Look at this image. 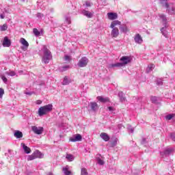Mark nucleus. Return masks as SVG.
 Masks as SVG:
<instances>
[{
  "label": "nucleus",
  "mask_w": 175,
  "mask_h": 175,
  "mask_svg": "<svg viewBox=\"0 0 175 175\" xmlns=\"http://www.w3.org/2000/svg\"><path fill=\"white\" fill-rule=\"evenodd\" d=\"M165 8H167V12L168 14H171V15L175 14V13H174L175 9H174V6L173 5V3H170L169 7Z\"/></svg>",
  "instance_id": "9d476101"
},
{
  "label": "nucleus",
  "mask_w": 175,
  "mask_h": 175,
  "mask_svg": "<svg viewBox=\"0 0 175 175\" xmlns=\"http://www.w3.org/2000/svg\"><path fill=\"white\" fill-rule=\"evenodd\" d=\"M154 64H150L148 68H146V73H150L152 72V69H154Z\"/></svg>",
  "instance_id": "c756f323"
},
{
  "label": "nucleus",
  "mask_w": 175,
  "mask_h": 175,
  "mask_svg": "<svg viewBox=\"0 0 175 175\" xmlns=\"http://www.w3.org/2000/svg\"><path fill=\"white\" fill-rule=\"evenodd\" d=\"M134 40L135 43H137V44H142V43H143V38H142V36H140V34H137Z\"/></svg>",
  "instance_id": "4468645a"
},
{
  "label": "nucleus",
  "mask_w": 175,
  "mask_h": 175,
  "mask_svg": "<svg viewBox=\"0 0 175 175\" xmlns=\"http://www.w3.org/2000/svg\"><path fill=\"white\" fill-rule=\"evenodd\" d=\"M150 100L152 103H157V102H158V98L157 96H152Z\"/></svg>",
  "instance_id": "f704fd0d"
},
{
  "label": "nucleus",
  "mask_w": 175,
  "mask_h": 175,
  "mask_svg": "<svg viewBox=\"0 0 175 175\" xmlns=\"http://www.w3.org/2000/svg\"><path fill=\"white\" fill-rule=\"evenodd\" d=\"M36 17H38V18H42V17H44V15L40 12H38L36 14Z\"/></svg>",
  "instance_id": "37998d69"
},
{
  "label": "nucleus",
  "mask_w": 175,
  "mask_h": 175,
  "mask_svg": "<svg viewBox=\"0 0 175 175\" xmlns=\"http://www.w3.org/2000/svg\"><path fill=\"white\" fill-rule=\"evenodd\" d=\"M85 5L88 8H90L91 6V3L88 2V1H86L85 2Z\"/></svg>",
  "instance_id": "5fc2aeb1"
},
{
  "label": "nucleus",
  "mask_w": 175,
  "mask_h": 175,
  "mask_svg": "<svg viewBox=\"0 0 175 175\" xmlns=\"http://www.w3.org/2000/svg\"><path fill=\"white\" fill-rule=\"evenodd\" d=\"M170 137H171V139H172V140H173V142H175V132L171 133L170 134Z\"/></svg>",
  "instance_id": "ea45409f"
},
{
  "label": "nucleus",
  "mask_w": 175,
  "mask_h": 175,
  "mask_svg": "<svg viewBox=\"0 0 175 175\" xmlns=\"http://www.w3.org/2000/svg\"><path fill=\"white\" fill-rule=\"evenodd\" d=\"M66 23H68V24H70V18H69V17H66Z\"/></svg>",
  "instance_id": "864d4df0"
},
{
  "label": "nucleus",
  "mask_w": 175,
  "mask_h": 175,
  "mask_svg": "<svg viewBox=\"0 0 175 175\" xmlns=\"http://www.w3.org/2000/svg\"><path fill=\"white\" fill-rule=\"evenodd\" d=\"M100 137H101L104 142H109V140H110V137L106 133H101Z\"/></svg>",
  "instance_id": "2eb2a0df"
},
{
  "label": "nucleus",
  "mask_w": 175,
  "mask_h": 175,
  "mask_svg": "<svg viewBox=\"0 0 175 175\" xmlns=\"http://www.w3.org/2000/svg\"><path fill=\"white\" fill-rule=\"evenodd\" d=\"M20 42H21V44L25 46V49H28V47L29 46V44L28 43L27 40H25V38H21Z\"/></svg>",
  "instance_id": "5701e85b"
},
{
  "label": "nucleus",
  "mask_w": 175,
  "mask_h": 175,
  "mask_svg": "<svg viewBox=\"0 0 175 175\" xmlns=\"http://www.w3.org/2000/svg\"><path fill=\"white\" fill-rule=\"evenodd\" d=\"M166 28H167V25H166V27H163L161 29V32L165 36V38L167 36V31H166Z\"/></svg>",
  "instance_id": "cd10ccee"
},
{
  "label": "nucleus",
  "mask_w": 175,
  "mask_h": 175,
  "mask_svg": "<svg viewBox=\"0 0 175 175\" xmlns=\"http://www.w3.org/2000/svg\"><path fill=\"white\" fill-rule=\"evenodd\" d=\"M81 13L82 14H83V16H85L88 18H91L92 17V13H91V12H89L88 10H83Z\"/></svg>",
  "instance_id": "aec40b11"
},
{
  "label": "nucleus",
  "mask_w": 175,
  "mask_h": 175,
  "mask_svg": "<svg viewBox=\"0 0 175 175\" xmlns=\"http://www.w3.org/2000/svg\"><path fill=\"white\" fill-rule=\"evenodd\" d=\"M96 158L98 165H105V161H103V160L100 159V154H97Z\"/></svg>",
  "instance_id": "bb28decb"
},
{
  "label": "nucleus",
  "mask_w": 175,
  "mask_h": 175,
  "mask_svg": "<svg viewBox=\"0 0 175 175\" xmlns=\"http://www.w3.org/2000/svg\"><path fill=\"white\" fill-rule=\"evenodd\" d=\"M11 45H12V42L10 41V40H9L8 37H5L3 41V46L4 47H10Z\"/></svg>",
  "instance_id": "f8f14e48"
},
{
  "label": "nucleus",
  "mask_w": 175,
  "mask_h": 175,
  "mask_svg": "<svg viewBox=\"0 0 175 175\" xmlns=\"http://www.w3.org/2000/svg\"><path fill=\"white\" fill-rule=\"evenodd\" d=\"M66 159L67 161H68V162H72V161H75V156H73V154H67Z\"/></svg>",
  "instance_id": "a878e982"
},
{
  "label": "nucleus",
  "mask_w": 175,
  "mask_h": 175,
  "mask_svg": "<svg viewBox=\"0 0 175 175\" xmlns=\"http://www.w3.org/2000/svg\"><path fill=\"white\" fill-rule=\"evenodd\" d=\"M64 61H66V62H70V61H72V58L70 55H66L64 56Z\"/></svg>",
  "instance_id": "72a5a7b5"
},
{
  "label": "nucleus",
  "mask_w": 175,
  "mask_h": 175,
  "mask_svg": "<svg viewBox=\"0 0 175 175\" xmlns=\"http://www.w3.org/2000/svg\"><path fill=\"white\" fill-rule=\"evenodd\" d=\"M1 79L3 80V83H5V84L8 83V78H6V77L1 76Z\"/></svg>",
  "instance_id": "a18cd8bd"
},
{
  "label": "nucleus",
  "mask_w": 175,
  "mask_h": 175,
  "mask_svg": "<svg viewBox=\"0 0 175 175\" xmlns=\"http://www.w3.org/2000/svg\"><path fill=\"white\" fill-rule=\"evenodd\" d=\"M14 136V137H16V139H21V137H23V132L20 131H15Z\"/></svg>",
  "instance_id": "b1692460"
},
{
  "label": "nucleus",
  "mask_w": 175,
  "mask_h": 175,
  "mask_svg": "<svg viewBox=\"0 0 175 175\" xmlns=\"http://www.w3.org/2000/svg\"><path fill=\"white\" fill-rule=\"evenodd\" d=\"M21 146L24 150V152L25 154H30L31 152V148L25 145V144L22 143Z\"/></svg>",
  "instance_id": "6ab92c4d"
},
{
  "label": "nucleus",
  "mask_w": 175,
  "mask_h": 175,
  "mask_svg": "<svg viewBox=\"0 0 175 175\" xmlns=\"http://www.w3.org/2000/svg\"><path fill=\"white\" fill-rule=\"evenodd\" d=\"M36 104H37V105H42V100H38L36 101Z\"/></svg>",
  "instance_id": "6e6d98bb"
},
{
  "label": "nucleus",
  "mask_w": 175,
  "mask_h": 175,
  "mask_svg": "<svg viewBox=\"0 0 175 175\" xmlns=\"http://www.w3.org/2000/svg\"><path fill=\"white\" fill-rule=\"evenodd\" d=\"M4 94H5V90H3V88H0V99L3 96Z\"/></svg>",
  "instance_id": "a19ab883"
},
{
  "label": "nucleus",
  "mask_w": 175,
  "mask_h": 175,
  "mask_svg": "<svg viewBox=\"0 0 175 175\" xmlns=\"http://www.w3.org/2000/svg\"><path fill=\"white\" fill-rule=\"evenodd\" d=\"M42 62L45 64H49L50 62L51 59H53V55L51 54V51L47 49V46L44 45L42 47Z\"/></svg>",
  "instance_id": "f03ea898"
},
{
  "label": "nucleus",
  "mask_w": 175,
  "mask_h": 175,
  "mask_svg": "<svg viewBox=\"0 0 175 175\" xmlns=\"http://www.w3.org/2000/svg\"><path fill=\"white\" fill-rule=\"evenodd\" d=\"M116 25H121V21H112L110 25V28H116Z\"/></svg>",
  "instance_id": "393cba45"
},
{
  "label": "nucleus",
  "mask_w": 175,
  "mask_h": 175,
  "mask_svg": "<svg viewBox=\"0 0 175 175\" xmlns=\"http://www.w3.org/2000/svg\"><path fill=\"white\" fill-rule=\"evenodd\" d=\"M118 96L121 102H125L126 100V97H125V94L122 92H119Z\"/></svg>",
  "instance_id": "f3484780"
},
{
  "label": "nucleus",
  "mask_w": 175,
  "mask_h": 175,
  "mask_svg": "<svg viewBox=\"0 0 175 175\" xmlns=\"http://www.w3.org/2000/svg\"><path fill=\"white\" fill-rule=\"evenodd\" d=\"M119 29H120V32H123V33L128 32V27H126V25H120Z\"/></svg>",
  "instance_id": "412c9836"
},
{
  "label": "nucleus",
  "mask_w": 175,
  "mask_h": 175,
  "mask_svg": "<svg viewBox=\"0 0 175 175\" xmlns=\"http://www.w3.org/2000/svg\"><path fill=\"white\" fill-rule=\"evenodd\" d=\"M25 95L31 96V95H32V94H33V92H25Z\"/></svg>",
  "instance_id": "3c124183"
},
{
  "label": "nucleus",
  "mask_w": 175,
  "mask_h": 175,
  "mask_svg": "<svg viewBox=\"0 0 175 175\" xmlns=\"http://www.w3.org/2000/svg\"><path fill=\"white\" fill-rule=\"evenodd\" d=\"M112 147H116L117 146V141H113L111 144Z\"/></svg>",
  "instance_id": "603ef678"
},
{
  "label": "nucleus",
  "mask_w": 175,
  "mask_h": 175,
  "mask_svg": "<svg viewBox=\"0 0 175 175\" xmlns=\"http://www.w3.org/2000/svg\"><path fill=\"white\" fill-rule=\"evenodd\" d=\"M0 30L1 31H7L8 30V25L7 24H3L0 27Z\"/></svg>",
  "instance_id": "473e14b6"
},
{
  "label": "nucleus",
  "mask_w": 175,
  "mask_h": 175,
  "mask_svg": "<svg viewBox=\"0 0 175 175\" xmlns=\"http://www.w3.org/2000/svg\"><path fill=\"white\" fill-rule=\"evenodd\" d=\"M89 106H90V108L93 111H96V109H98V104L96 102L90 103Z\"/></svg>",
  "instance_id": "4be33fe9"
},
{
  "label": "nucleus",
  "mask_w": 175,
  "mask_h": 175,
  "mask_svg": "<svg viewBox=\"0 0 175 175\" xmlns=\"http://www.w3.org/2000/svg\"><path fill=\"white\" fill-rule=\"evenodd\" d=\"M33 33H34L35 36H40V31L36 28L33 29Z\"/></svg>",
  "instance_id": "7c9ffc66"
},
{
  "label": "nucleus",
  "mask_w": 175,
  "mask_h": 175,
  "mask_svg": "<svg viewBox=\"0 0 175 175\" xmlns=\"http://www.w3.org/2000/svg\"><path fill=\"white\" fill-rule=\"evenodd\" d=\"M43 157L44 154L40 152V151L36 150L31 155L28 156L27 161H33V159H36V158L42 159Z\"/></svg>",
  "instance_id": "20e7f679"
},
{
  "label": "nucleus",
  "mask_w": 175,
  "mask_h": 175,
  "mask_svg": "<svg viewBox=\"0 0 175 175\" xmlns=\"http://www.w3.org/2000/svg\"><path fill=\"white\" fill-rule=\"evenodd\" d=\"M53 110V105L49 104L41 107L38 109V115L42 117V116H46L47 113H50Z\"/></svg>",
  "instance_id": "7ed1b4c3"
},
{
  "label": "nucleus",
  "mask_w": 175,
  "mask_h": 175,
  "mask_svg": "<svg viewBox=\"0 0 175 175\" xmlns=\"http://www.w3.org/2000/svg\"><path fill=\"white\" fill-rule=\"evenodd\" d=\"M108 18L109 20H117L118 18V14L114 12H109L107 13Z\"/></svg>",
  "instance_id": "ddd939ff"
},
{
  "label": "nucleus",
  "mask_w": 175,
  "mask_h": 175,
  "mask_svg": "<svg viewBox=\"0 0 175 175\" xmlns=\"http://www.w3.org/2000/svg\"><path fill=\"white\" fill-rule=\"evenodd\" d=\"M133 100H136V102H142V99L139 96H134Z\"/></svg>",
  "instance_id": "79ce46f5"
},
{
  "label": "nucleus",
  "mask_w": 175,
  "mask_h": 175,
  "mask_svg": "<svg viewBox=\"0 0 175 175\" xmlns=\"http://www.w3.org/2000/svg\"><path fill=\"white\" fill-rule=\"evenodd\" d=\"M31 131H33L36 135H42V133H43V127L32 126Z\"/></svg>",
  "instance_id": "0eeeda50"
},
{
  "label": "nucleus",
  "mask_w": 175,
  "mask_h": 175,
  "mask_svg": "<svg viewBox=\"0 0 175 175\" xmlns=\"http://www.w3.org/2000/svg\"><path fill=\"white\" fill-rule=\"evenodd\" d=\"M173 117H174V114H168L165 116V119L167 120L168 121H170V120H172Z\"/></svg>",
  "instance_id": "c9c22d12"
},
{
  "label": "nucleus",
  "mask_w": 175,
  "mask_h": 175,
  "mask_svg": "<svg viewBox=\"0 0 175 175\" xmlns=\"http://www.w3.org/2000/svg\"><path fill=\"white\" fill-rule=\"evenodd\" d=\"M68 68H69V66H65L62 68V72H65V70H67Z\"/></svg>",
  "instance_id": "de8ad7c7"
},
{
  "label": "nucleus",
  "mask_w": 175,
  "mask_h": 175,
  "mask_svg": "<svg viewBox=\"0 0 175 175\" xmlns=\"http://www.w3.org/2000/svg\"><path fill=\"white\" fill-rule=\"evenodd\" d=\"M0 18L3 19L5 18V15L3 14H0Z\"/></svg>",
  "instance_id": "4d7b16f0"
},
{
  "label": "nucleus",
  "mask_w": 175,
  "mask_h": 175,
  "mask_svg": "<svg viewBox=\"0 0 175 175\" xmlns=\"http://www.w3.org/2000/svg\"><path fill=\"white\" fill-rule=\"evenodd\" d=\"M108 110L109 111H114L116 110V109H114V107H109Z\"/></svg>",
  "instance_id": "8fccbe9b"
},
{
  "label": "nucleus",
  "mask_w": 175,
  "mask_h": 175,
  "mask_svg": "<svg viewBox=\"0 0 175 175\" xmlns=\"http://www.w3.org/2000/svg\"><path fill=\"white\" fill-rule=\"evenodd\" d=\"M127 129H128V131H130V132L131 133H133V132L135 131V129L132 128V126H131L129 124L127 126Z\"/></svg>",
  "instance_id": "58836bf2"
},
{
  "label": "nucleus",
  "mask_w": 175,
  "mask_h": 175,
  "mask_svg": "<svg viewBox=\"0 0 175 175\" xmlns=\"http://www.w3.org/2000/svg\"><path fill=\"white\" fill-rule=\"evenodd\" d=\"M70 83H72V79H70V78H69L68 76L64 77L62 85H68V84H70Z\"/></svg>",
  "instance_id": "dca6fc26"
},
{
  "label": "nucleus",
  "mask_w": 175,
  "mask_h": 175,
  "mask_svg": "<svg viewBox=\"0 0 175 175\" xmlns=\"http://www.w3.org/2000/svg\"><path fill=\"white\" fill-rule=\"evenodd\" d=\"M22 1V2H25V0H21Z\"/></svg>",
  "instance_id": "bf43d9fd"
},
{
  "label": "nucleus",
  "mask_w": 175,
  "mask_h": 175,
  "mask_svg": "<svg viewBox=\"0 0 175 175\" xmlns=\"http://www.w3.org/2000/svg\"><path fill=\"white\" fill-rule=\"evenodd\" d=\"M159 17L163 21V27H166V25H167V18H166V15L163 14H159Z\"/></svg>",
  "instance_id": "9b49d317"
},
{
  "label": "nucleus",
  "mask_w": 175,
  "mask_h": 175,
  "mask_svg": "<svg viewBox=\"0 0 175 175\" xmlns=\"http://www.w3.org/2000/svg\"><path fill=\"white\" fill-rule=\"evenodd\" d=\"M83 139V137H81V135L77 134L75 137L70 138V142H81V139Z\"/></svg>",
  "instance_id": "1a4fd4ad"
},
{
  "label": "nucleus",
  "mask_w": 175,
  "mask_h": 175,
  "mask_svg": "<svg viewBox=\"0 0 175 175\" xmlns=\"http://www.w3.org/2000/svg\"><path fill=\"white\" fill-rule=\"evenodd\" d=\"M160 3L161 5H162L163 8H169L167 0H160Z\"/></svg>",
  "instance_id": "c85d7f7f"
},
{
  "label": "nucleus",
  "mask_w": 175,
  "mask_h": 175,
  "mask_svg": "<svg viewBox=\"0 0 175 175\" xmlns=\"http://www.w3.org/2000/svg\"><path fill=\"white\" fill-rule=\"evenodd\" d=\"M81 175H88V172H87V169H85L84 167L82 168Z\"/></svg>",
  "instance_id": "e433bc0d"
},
{
  "label": "nucleus",
  "mask_w": 175,
  "mask_h": 175,
  "mask_svg": "<svg viewBox=\"0 0 175 175\" xmlns=\"http://www.w3.org/2000/svg\"><path fill=\"white\" fill-rule=\"evenodd\" d=\"M97 99L98 100H99V102H101V103H106L107 102H110V99L108 97L103 98L102 96H98Z\"/></svg>",
  "instance_id": "a211bd4d"
},
{
  "label": "nucleus",
  "mask_w": 175,
  "mask_h": 175,
  "mask_svg": "<svg viewBox=\"0 0 175 175\" xmlns=\"http://www.w3.org/2000/svg\"><path fill=\"white\" fill-rule=\"evenodd\" d=\"M12 150L10 149L8 150V153L10 154V155H12Z\"/></svg>",
  "instance_id": "13d9d810"
},
{
  "label": "nucleus",
  "mask_w": 175,
  "mask_h": 175,
  "mask_svg": "<svg viewBox=\"0 0 175 175\" xmlns=\"http://www.w3.org/2000/svg\"><path fill=\"white\" fill-rule=\"evenodd\" d=\"M120 61V62L109 64V68H122V66H125L127 64L131 63L132 58L129 56H122Z\"/></svg>",
  "instance_id": "f257e3e1"
},
{
  "label": "nucleus",
  "mask_w": 175,
  "mask_h": 175,
  "mask_svg": "<svg viewBox=\"0 0 175 175\" xmlns=\"http://www.w3.org/2000/svg\"><path fill=\"white\" fill-rule=\"evenodd\" d=\"M63 172L65 175H70L72 173L70 171L68 170V167H66L63 168Z\"/></svg>",
  "instance_id": "2f4dec72"
},
{
  "label": "nucleus",
  "mask_w": 175,
  "mask_h": 175,
  "mask_svg": "<svg viewBox=\"0 0 175 175\" xmlns=\"http://www.w3.org/2000/svg\"><path fill=\"white\" fill-rule=\"evenodd\" d=\"M6 75H8V76H16V72H14V71H10V72H7Z\"/></svg>",
  "instance_id": "4c0bfd02"
},
{
  "label": "nucleus",
  "mask_w": 175,
  "mask_h": 175,
  "mask_svg": "<svg viewBox=\"0 0 175 175\" xmlns=\"http://www.w3.org/2000/svg\"><path fill=\"white\" fill-rule=\"evenodd\" d=\"M122 128H125V127L124 126V125H122V124H118V129L119 131H121V129H122Z\"/></svg>",
  "instance_id": "09e8293b"
},
{
  "label": "nucleus",
  "mask_w": 175,
  "mask_h": 175,
  "mask_svg": "<svg viewBox=\"0 0 175 175\" xmlns=\"http://www.w3.org/2000/svg\"><path fill=\"white\" fill-rule=\"evenodd\" d=\"M5 155H8V153H5Z\"/></svg>",
  "instance_id": "052dcab7"
},
{
  "label": "nucleus",
  "mask_w": 175,
  "mask_h": 175,
  "mask_svg": "<svg viewBox=\"0 0 175 175\" xmlns=\"http://www.w3.org/2000/svg\"><path fill=\"white\" fill-rule=\"evenodd\" d=\"M111 29H112V30L111 31V38H118V36L120 35V30H118V28L113 27Z\"/></svg>",
  "instance_id": "6e6552de"
},
{
  "label": "nucleus",
  "mask_w": 175,
  "mask_h": 175,
  "mask_svg": "<svg viewBox=\"0 0 175 175\" xmlns=\"http://www.w3.org/2000/svg\"><path fill=\"white\" fill-rule=\"evenodd\" d=\"M157 85H163V81H162V80H161V79H159L157 81Z\"/></svg>",
  "instance_id": "49530a36"
},
{
  "label": "nucleus",
  "mask_w": 175,
  "mask_h": 175,
  "mask_svg": "<svg viewBox=\"0 0 175 175\" xmlns=\"http://www.w3.org/2000/svg\"><path fill=\"white\" fill-rule=\"evenodd\" d=\"M146 144H147V139L146 138H142L141 144H142L143 146H146Z\"/></svg>",
  "instance_id": "c03bdc74"
},
{
  "label": "nucleus",
  "mask_w": 175,
  "mask_h": 175,
  "mask_svg": "<svg viewBox=\"0 0 175 175\" xmlns=\"http://www.w3.org/2000/svg\"><path fill=\"white\" fill-rule=\"evenodd\" d=\"M88 62H89L88 58H87V57H83L79 61L77 64V66H79V68H85V66L88 65Z\"/></svg>",
  "instance_id": "39448f33"
},
{
  "label": "nucleus",
  "mask_w": 175,
  "mask_h": 175,
  "mask_svg": "<svg viewBox=\"0 0 175 175\" xmlns=\"http://www.w3.org/2000/svg\"><path fill=\"white\" fill-rule=\"evenodd\" d=\"M174 151L173 148H166L163 152H161V157H169Z\"/></svg>",
  "instance_id": "423d86ee"
}]
</instances>
